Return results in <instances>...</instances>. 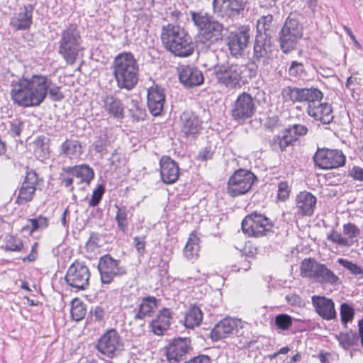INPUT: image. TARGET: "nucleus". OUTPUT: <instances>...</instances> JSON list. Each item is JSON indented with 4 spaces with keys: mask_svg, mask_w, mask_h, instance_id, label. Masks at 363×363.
<instances>
[{
    "mask_svg": "<svg viewBox=\"0 0 363 363\" xmlns=\"http://www.w3.org/2000/svg\"><path fill=\"white\" fill-rule=\"evenodd\" d=\"M49 94L52 101H60L64 95L60 86L41 74L22 77L11 83L10 95L13 104L23 108L39 106Z\"/></svg>",
    "mask_w": 363,
    "mask_h": 363,
    "instance_id": "f257e3e1",
    "label": "nucleus"
},
{
    "mask_svg": "<svg viewBox=\"0 0 363 363\" xmlns=\"http://www.w3.org/2000/svg\"><path fill=\"white\" fill-rule=\"evenodd\" d=\"M113 69L118 88L130 91L137 85L139 80V65L132 53L118 54L114 59Z\"/></svg>",
    "mask_w": 363,
    "mask_h": 363,
    "instance_id": "f03ea898",
    "label": "nucleus"
},
{
    "mask_svg": "<svg viewBox=\"0 0 363 363\" xmlns=\"http://www.w3.org/2000/svg\"><path fill=\"white\" fill-rule=\"evenodd\" d=\"M161 40L164 48L178 57H188L194 52L191 38L178 25L169 23L162 29Z\"/></svg>",
    "mask_w": 363,
    "mask_h": 363,
    "instance_id": "7ed1b4c3",
    "label": "nucleus"
},
{
    "mask_svg": "<svg viewBox=\"0 0 363 363\" xmlns=\"http://www.w3.org/2000/svg\"><path fill=\"white\" fill-rule=\"evenodd\" d=\"M58 44V53L67 64L73 65L83 50L82 38L76 24H69L62 31Z\"/></svg>",
    "mask_w": 363,
    "mask_h": 363,
    "instance_id": "20e7f679",
    "label": "nucleus"
},
{
    "mask_svg": "<svg viewBox=\"0 0 363 363\" xmlns=\"http://www.w3.org/2000/svg\"><path fill=\"white\" fill-rule=\"evenodd\" d=\"M303 35V27L300 15L290 13L279 33V43L282 52L289 53L295 50Z\"/></svg>",
    "mask_w": 363,
    "mask_h": 363,
    "instance_id": "39448f33",
    "label": "nucleus"
},
{
    "mask_svg": "<svg viewBox=\"0 0 363 363\" xmlns=\"http://www.w3.org/2000/svg\"><path fill=\"white\" fill-rule=\"evenodd\" d=\"M245 68V66L236 63L218 64L213 67V74L218 84L229 89H238L241 87Z\"/></svg>",
    "mask_w": 363,
    "mask_h": 363,
    "instance_id": "423d86ee",
    "label": "nucleus"
},
{
    "mask_svg": "<svg viewBox=\"0 0 363 363\" xmlns=\"http://www.w3.org/2000/svg\"><path fill=\"white\" fill-rule=\"evenodd\" d=\"M308 128L302 124H293L282 129L278 135L269 140V144L274 151L284 152L288 147L293 146L300 137L306 135Z\"/></svg>",
    "mask_w": 363,
    "mask_h": 363,
    "instance_id": "0eeeda50",
    "label": "nucleus"
},
{
    "mask_svg": "<svg viewBox=\"0 0 363 363\" xmlns=\"http://www.w3.org/2000/svg\"><path fill=\"white\" fill-rule=\"evenodd\" d=\"M281 96L284 101L295 103L307 102L308 106L318 104L323 99V94L318 88H298L285 86L281 89Z\"/></svg>",
    "mask_w": 363,
    "mask_h": 363,
    "instance_id": "6e6552de",
    "label": "nucleus"
},
{
    "mask_svg": "<svg viewBox=\"0 0 363 363\" xmlns=\"http://www.w3.org/2000/svg\"><path fill=\"white\" fill-rule=\"evenodd\" d=\"M256 111L255 99L247 92L238 95L230 110L232 118L240 124L250 121Z\"/></svg>",
    "mask_w": 363,
    "mask_h": 363,
    "instance_id": "1a4fd4ad",
    "label": "nucleus"
},
{
    "mask_svg": "<svg viewBox=\"0 0 363 363\" xmlns=\"http://www.w3.org/2000/svg\"><path fill=\"white\" fill-rule=\"evenodd\" d=\"M272 227L273 224L269 218L257 212L248 214L242 222V232L250 237L265 236L272 230Z\"/></svg>",
    "mask_w": 363,
    "mask_h": 363,
    "instance_id": "9d476101",
    "label": "nucleus"
},
{
    "mask_svg": "<svg viewBox=\"0 0 363 363\" xmlns=\"http://www.w3.org/2000/svg\"><path fill=\"white\" fill-rule=\"evenodd\" d=\"M123 338L115 329L107 330L97 340L96 348L108 358L118 357L123 350Z\"/></svg>",
    "mask_w": 363,
    "mask_h": 363,
    "instance_id": "9b49d317",
    "label": "nucleus"
},
{
    "mask_svg": "<svg viewBox=\"0 0 363 363\" xmlns=\"http://www.w3.org/2000/svg\"><path fill=\"white\" fill-rule=\"evenodd\" d=\"M97 267L103 284H109L116 277H123L127 273L126 268L121 264V261L109 254L99 258Z\"/></svg>",
    "mask_w": 363,
    "mask_h": 363,
    "instance_id": "f8f14e48",
    "label": "nucleus"
},
{
    "mask_svg": "<svg viewBox=\"0 0 363 363\" xmlns=\"http://www.w3.org/2000/svg\"><path fill=\"white\" fill-rule=\"evenodd\" d=\"M247 0H213V13L218 18L235 20L245 11Z\"/></svg>",
    "mask_w": 363,
    "mask_h": 363,
    "instance_id": "ddd939ff",
    "label": "nucleus"
},
{
    "mask_svg": "<svg viewBox=\"0 0 363 363\" xmlns=\"http://www.w3.org/2000/svg\"><path fill=\"white\" fill-rule=\"evenodd\" d=\"M90 276L88 266L84 262L75 260L69 267L65 279L67 285L76 291H83L89 285Z\"/></svg>",
    "mask_w": 363,
    "mask_h": 363,
    "instance_id": "4468645a",
    "label": "nucleus"
},
{
    "mask_svg": "<svg viewBox=\"0 0 363 363\" xmlns=\"http://www.w3.org/2000/svg\"><path fill=\"white\" fill-rule=\"evenodd\" d=\"M315 165L322 169H331L344 166L346 157L337 149L318 148L313 155Z\"/></svg>",
    "mask_w": 363,
    "mask_h": 363,
    "instance_id": "2eb2a0df",
    "label": "nucleus"
},
{
    "mask_svg": "<svg viewBox=\"0 0 363 363\" xmlns=\"http://www.w3.org/2000/svg\"><path fill=\"white\" fill-rule=\"evenodd\" d=\"M256 179L255 175L250 171L239 169L229 179L228 182V193L231 196H237L247 193Z\"/></svg>",
    "mask_w": 363,
    "mask_h": 363,
    "instance_id": "dca6fc26",
    "label": "nucleus"
},
{
    "mask_svg": "<svg viewBox=\"0 0 363 363\" xmlns=\"http://www.w3.org/2000/svg\"><path fill=\"white\" fill-rule=\"evenodd\" d=\"M164 349L169 363H181L192 350L191 341L189 337L174 338Z\"/></svg>",
    "mask_w": 363,
    "mask_h": 363,
    "instance_id": "f3484780",
    "label": "nucleus"
},
{
    "mask_svg": "<svg viewBox=\"0 0 363 363\" xmlns=\"http://www.w3.org/2000/svg\"><path fill=\"white\" fill-rule=\"evenodd\" d=\"M250 31L249 26L245 25L230 33L227 38V45L233 56L238 57L244 54L250 43Z\"/></svg>",
    "mask_w": 363,
    "mask_h": 363,
    "instance_id": "a211bd4d",
    "label": "nucleus"
},
{
    "mask_svg": "<svg viewBox=\"0 0 363 363\" xmlns=\"http://www.w3.org/2000/svg\"><path fill=\"white\" fill-rule=\"evenodd\" d=\"M243 328V323L240 319L225 318L219 321L211 330L210 337L212 340L228 337L231 335H238L240 330Z\"/></svg>",
    "mask_w": 363,
    "mask_h": 363,
    "instance_id": "6ab92c4d",
    "label": "nucleus"
},
{
    "mask_svg": "<svg viewBox=\"0 0 363 363\" xmlns=\"http://www.w3.org/2000/svg\"><path fill=\"white\" fill-rule=\"evenodd\" d=\"M181 131L187 138L195 139L203 129V121L194 112L186 111L180 116Z\"/></svg>",
    "mask_w": 363,
    "mask_h": 363,
    "instance_id": "aec40b11",
    "label": "nucleus"
},
{
    "mask_svg": "<svg viewBox=\"0 0 363 363\" xmlns=\"http://www.w3.org/2000/svg\"><path fill=\"white\" fill-rule=\"evenodd\" d=\"M164 89L154 84L147 90V105L150 113L154 116L161 115L165 103Z\"/></svg>",
    "mask_w": 363,
    "mask_h": 363,
    "instance_id": "412c9836",
    "label": "nucleus"
},
{
    "mask_svg": "<svg viewBox=\"0 0 363 363\" xmlns=\"http://www.w3.org/2000/svg\"><path fill=\"white\" fill-rule=\"evenodd\" d=\"M172 319L173 312L172 309L165 307L162 308L150 321V327L151 331L157 336L164 335L169 330Z\"/></svg>",
    "mask_w": 363,
    "mask_h": 363,
    "instance_id": "4be33fe9",
    "label": "nucleus"
},
{
    "mask_svg": "<svg viewBox=\"0 0 363 363\" xmlns=\"http://www.w3.org/2000/svg\"><path fill=\"white\" fill-rule=\"evenodd\" d=\"M160 303L161 300L153 296L140 298L137 307L133 310L134 319L135 320H143L147 317L152 316Z\"/></svg>",
    "mask_w": 363,
    "mask_h": 363,
    "instance_id": "5701e85b",
    "label": "nucleus"
},
{
    "mask_svg": "<svg viewBox=\"0 0 363 363\" xmlns=\"http://www.w3.org/2000/svg\"><path fill=\"white\" fill-rule=\"evenodd\" d=\"M34 6L32 4L24 5L14 13L11 18L10 25L15 30H25L30 28L33 23Z\"/></svg>",
    "mask_w": 363,
    "mask_h": 363,
    "instance_id": "b1692460",
    "label": "nucleus"
},
{
    "mask_svg": "<svg viewBox=\"0 0 363 363\" xmlns=\"http://www.w3.org/2000/svg\"><path fill=\"white\" fill-rule=\"evenodd\" d=\"M312 304L315 312L323 320H332L337 318L334 301L325 296H313Z\"/></svg>",
    "mask_w": 363,
    "mask_h": 363,
    "instance_id": "393cba45",
    "label": "nucleus"
},
{
    "mask_svg": "<svg viewBox=\"0 0 363 363\" xmlns=\"http://www.w3.org/2000/svg\"><path fill=\"white\" fill-rule=\"evenodd\" d=\"M38 182V178L35 172L30 171L27 172L16 199L18 204H24L33 199Z\"/></svg>",
    "mask_w": 363,
    "mask_h": 363,
    "instance_id": "a878e982",
    "label": "nucleus"
},
{
    "mask_svg": "<svg viewBox=\"0 0 363 363\" xmlns=\"http://www.w3.org/2000/svg\"><path fill=\"white\" fill-rule=\"evenodd\" d=\"M179 78L181 83L188 88L201 85L204 79L203 73L200 69L189 65L181 67L179 72Z\"/></svg>",
    "mask_w": 363,
    "mask_h": 363,
    "instance_id": "bb28decb",
    "label": "nucleus"
},
{
    "mask_svg": "<svg viewBox=\"0 0 363 363\" xmlns=\"http://www.w3.org/2000/svg\"><path fill=\"white\" fill-rule=\"evenodd\" d=\"M160 175L165 184H174L179 178V167L178 164L169 157L163 156L160 160Z\"/></svg>",
    "mask_w": 363,
    "mask_h": 363,
    "instance_id": "cd10ccee",
    "label": "nucleus"
},
{
    "mask_svg": "<svg viewBox=\"0 0 363 363\" xmlns=\"http://www.w3.org/2000/svg\"><path fill=\"white\" fill-rule=\"evenodd\" d=\"M316 197L311 192L301 191L296 198L297 214L301 216H311L313 214L316 206Z\"/></svg>",
    "mask_w": 363,
    "mask_h": 363,
    "instance_id": "c85d7f7f",
    "label": "nucleus"
},
{
    "mask_svg": "<svg viewBox=\"0 0 363 363\" xmlns=\"http://www.w3.org/2000/svg\"><path fill=\"white\" fill-rule=\"evenodd\" d=\"M308 114L316 121H320L323 124H330L333 118L332 106L328 103L311 104L307 108Z\"/></svg>",
    "mask_w": 363,
    "mask_h": 363,
    "instance_id": "c756f323",
    "label": "nucleus"
},
{
    "mask_svg": "<svg viewBox=\"0 0 363 363\" xmlns=\"http://www.w3.org/2000/svg\"><path fill=\"white\" fill-rule=\"evenodd\" d=\"M223 25L217 22L213 26H209L201 33H198L196 42L206 47H210L211 45L222 39Z\"/></svg>",
    "mask_w": 363,
    "mask_h": 363,
    "instance_id": "7c9ffc66",
    "label": "nucleus"
},
{
    "mask_svg": "<svg viewBox=\"0 0 363 363\" xmlns=\"http://www.w3.org/2000/svg\"><path fill=\"white\" fill-rule=\"evenodd\" d=\"M272 36L264 34H257L253 48V59L259 61L267 57L271 48Z\"/></svg>",
    "mask_w": 363,
    "mask_h": 363,
    "instance_id": "2f4dec72",
    "label": "nucleus"
},
{
    "mask_svg": "<svg viewBox=\"0 0 363 363\" xmlns=\"http://www.w3.org/2000/svg\"><path fill=\"white\" fill-rule=\"evenodd\" d=\"M62 170L65 173L71 174L72 176L80 179L78 184L85 183L89 185L94 177L93 169L86 164L65 167Z\"/></svg>",
    "mask_w": 363,
    "mask_h": 363,
    "instance_id": "473e14b6",
    "label": "nucleus"
},
{
    "mask_svg": "<svg viewBox=\"0 0 363 363\" xmlns=\"http://www.w3.org/2000/svg\"><path fill=\"white\" fill-rule=\"evenodd\" d=\"M104 108L108 114L114 118H123L124 106L121 100L112 95L106 96L104 99Z\"/></svg>",
    "mask_w": 363,
    "mask_h": 363,
    "instance_id": "72a5a7b5",
    "label": "nucleus"
},
{
    "mask_svg": "<svg viewBox=\"0 0 363 363\" xmlns=\"http://www.w3.org/2000/svg\"><path fill=\"white\" fill-rule=\"evenodd\" d=\"M191 21L198 30V33H201L209 26L218 22L213 16L204 11H189Z\"/></svg>",
    "mask_w": 363,
    "mask_h": 363,
    "instance_id": "f704fd0d",
    "label": "nucleus"
},
{
    "mask_svg": "<svg viewBox=\"0 0 363 363\" xmlns=\"http://www.w3.org/2000/svg\"><path fill=\"white\" fill-rule=\"evenodd\" d=\"M60 155L69 159L79 157L82 153L80 141L75 139H66L59 147Z\"/></svg>",
    "mask_w": 363,
    "mask_h": 363,
    "instance_id": "c9c22d12",
    "label": "nucleus"
},
{
    "mask_svg": "<svg viewBox=\"0 0 363 363\" xmlns=\"http://www.w3.org/2000/svg\"><path fill=\"white\" fill-rule=\"evenodd\" d=\"M321 263L314 258H306L302 260L300 267L301 276L315 281Z\"/></svg>",
    "mask_w": 363,
    "mask_h": 363,
    "instance_id": "e433bc0d",
    "label": "nucleus"
},
{
    "mask_svg": "<svg viewBox=\"0 0 363 363\" xmlns=\"http://www.w3.org/2000/svg\"><path fill=\"white\" fill-rule=\"evenodd\" d=\"M203 320V313L199 307L191 306L186 312L184 325L186 328H194L199 326Z\"/></svg>",
    "mask_w": 363,
    "mask_h": 363,
    "instance_id": "4c0bfd02",
    "label": "nucleus"
},
{
    "mask_svg": "<svg viewBox=\"0 0 363 363\" xmlns=\"http://www.w3.org/2000/svg\"><path fill=\"white\" fill-rule=\"evenodd\" d=\"M315 281L330 285H337L340 283V278L323 264L320 265Z\"/></svg>",
    "mask_w": 363,
    "mask_h": 363,
    "instance_id": "58836bf2",
    "label": "nucleus"
},
{
    "mask_svg": "<svg viewBox=\"0 0 363 363\" xmlns=\"http://www.w3.org/2000/svg\"><path fill=\"white\" fill-rule=\"evenodd\" d=\"M199 238L193 232L190 234L189 240L184 248V255L188 259H196L199 255Z\"/></svg>",
    "mask_w": 363,
    "mask_h": 363,
    "instance_id": "ea45409f",
    "label": "nucleus"
},
{
    "mask_svg": "<svg viewBox=\"0 0 363 363\" xmlns=\"http://www.w3.org/2000/svg\"><path fill=\"white\" fill-rule=\"evenodd\" d=\"M274 30V17L272 14L261 16L257 22V34H267L272 36Z\"/></svg>",
    "mask_w": 363,
    "mask_h": 363,
    "instance_id": "a19ab883",
    "label": "nucleus"
},
{
    "mask_svg": "<svg viewBox=\"0 0 363 363\" xmlns=\"http://www.w3.org/2000/svg\"><path fill=\"white\" fill-rule=\"evenodd\" d=\"M117 209L115 220L119 231L125 233L128 228V211L125 206L115 204Z\"/></svg>",
    "mask_w": 363,
    "mask_h": 363,
    "instance_id": "79ce46f5",
    "label": "nucleus"
},
{
    "mask_svg": "<svg viewBox=\"0 0 363 363\" xmlns=\"http://www.w3.org/2000/svg\"><path fill=\"white\" fill-rule=\"evenodd\" d=\"M336 339L344 350L350 349L359 342L358 335L353 332L340 333L336 335Z\"/></svg>",
    "mask_w": 363,
    "mask_h": 363,
    "instance_id": "37998d69",
    "label": "nucleus"
},
{
    "mask_svg": "<svg viewBox=\"0 0 363 363\" xmlns=\"http://www.w3.org/2000/svg\"><path fill=\"white\" fill-rule=\"evenodd\" d=\"M86 314V305L79 298H76L71 302V316L76 321L82 320Z\"/></svg>",
    "mask_w": 363,
    "mask_h": 363,
    "instance_id": "c03bdc74",
    "label": "nucleus"
},
{
    "mask_svg": "<svg viewBox=\"0 0 363 363\" xmlns=\"http://www.w3.org/2000/svg\"><path fill=\"white\" fill-rule=\"evenodd\" d=\"M342 232L345 235V238L349 241V247L357 242L358 237L361 233L360 230L357 227V225L352 223L344 224L342 227Z\"/></svg>",
    "mask_w": 363,
    "mask_h": 363,
    "instance_id": "a18cd8bd",
    "label": "nucleus"
},
{
    "mask_svg": "<svg viewBox=\"0 0 363 363\" xmlns=\"http://www.w3.org/2000/svg\"><path fill=\"white\" fill-rule=\"evenodd\" d=\"M274 324L277 329L281 330H287L291 327L293 324V319L288 314H278L274 318Z\"/></svg>",
    "mask_w": 363,
    "mask_h": 363,
    "instance_id": "49530a36",
    "label": "nucleus"
},
{
    "mask_svg": "<svg viewBox=\"0 0 363 363\" xmlns=\"http://www.w3.org/2000/svg\"><path fill=\"white\" fill-rule=\"evenodd\" d=\"M131 104L132 107L130 108V113L133 121H140L145 120L146 116L145 108L139 104L137 100H132Z\"/></svg>",
    "mask_w": 363,
    "mask_h": 363,
    "instance_id": "de8ad7c7",
    "label": "nucleus"
},
{
    "mask_svg": "<svg viewBox=\"0 0 363 363\" xmlns=\"http://www.w3.org/2000/svg\"><path fill=\"white\" fill-rule=\"evenodd\" d=\"M354 315V310L347 303H343L340 306V317L342 324L345 326L348 322L352 320Z\"/></svg>",
    "mask_w": 363,
    "mask_h": 363,
    "instance_id": "09e8293b",
    "label": "nucleus"
},
{
    "mask_svg": "<svg viewBox=\"0 0 363 363\" xmlns=\"http://www.w3.org/2000/svg\"><path fill=\"white\" fill-rule=\"evenodd\" d=\"M338 263L350 271L352 274L356 276H360V277L363 278V269L360 266L342 258L338 259Z\"/></svg>",
    "mask_w": 363,
    "mask_h": 363,
    "instance_id": "8fccbe9b",
    "label": "nucleus"
},
{
    "mask_svg": "<svg viewBox=\"0 0 363 363\" xmlns=\"http://www.w3.org/2000/svg\"><path fill=\"white\" fill-rule=\"evenodd\" d=\"M288 72L291 77L295 78H301L306 74L303 64L297 61L291 62Z\"/></svg>",
    "mask_w": 363,
    "mask_h": 363,
    "instance_id": "3c124183",
    "label": "nucleus"
},
{
    "mask_svg": "<svg viewBox=\"0 0 363 363\" xmlns=\"http://www.w3.org/2000/svg\"><path fill=\"white\" fill-rule=\"evenodd\" d=\"M291 192V186L288 182L281 181L278 184L277 199L285 201L289 197Z\"/></svg>",
    "mask_w": 363,
    "mask_h": 363,
    "instance_id": "603ef678",
    "label": "nucleus"
},
{
    "mask_svg": "<svg viewBox=\"0 0 363 363\" xmlns=\"http://www.w3.org/2000/svg\"><path fill=\"white\" fill-rule=\"evenodd\" d=\"M130 333L135 337H140L145 334V320H135L134 318L130 323Z\"/></svg>",
    "mask_w": 363,
    "mask_h": 363,
    "instance_id": "864d4df0",
    "label": "nucleus"
},
{
    "mask_svg": "<svg viewBox=\"0 0 363 363\" xmlns=\"http://www.w3.org/2000/svg\"><path fill=\"white\" fill-rule=\"evenodd\" d=\"M327 239L340 246L349 247V241L347 240L340 233L335 231V230H332L331 233L328 235Z\"/></svg>",
    "mask_w": 363,
    "mask_h": 363,
    "instance_id": "5fc2aeb1",
    "label": "nucleus"
},
{
    "mask_svg": "<svg viewBox=\"0 0 363 363\" xmlns=\"http://www.w3.org/2000/svg\"><path fill=\"white\" fill-rule=\"evenodd\" d=\"M23 246V242L18 238L12 235L7 238L6 242V249L7 250L20 252Z\"/></svg>",
    "mask_w": 363,
    "mask_h": 363,
    "instance_id": "6e6d98bb",
    "label": "nucleus"
},
{
    "mask_svg": "<svg viewBox=\"0 0 363 363\" xmlns=\"http://www.w3.org/2000/svg\"><path fill=\"white\" fill-rule=\"evenodd\" d=\"M29 222L31 225V232L38 230H43L46 228L48 225V220L47 218L44 216H38L36 218L30 219Z\"/></svg>",
    "mask_w": 363,
    "mask_h": 363,
    "instance_id": "4d7b16f0",
    "label": "nucleus"
},
{
    "mask_svg": "<svg viewBox=\"0 0 363 363\" xmlns=\"http://www.w3.org/2000/svg\"><path fill=\"white\" fill-rule=\"evenodd\" d=\"M23 123L18 118L9 122V133L13 137H19L23 129Z\"/></svg>",
    "mask_w": 363,
    "mask_h": 363,
    "instance_id": "13d9d810",
    "label": "nucleus"
},
{
    "mask_svg": "<svg viewBox=\"0 0 363 363\" xmlns=\"http://www.w3.org/2000/svg\"><path fill=\"white\" fill-rule=\"evenodd\" d=\"M105 189L102 185H99L94 191L91 195V198L89 201V206L90 207L96 206L101 201L103 195L104 194Z\"/></svg>",
    "mask_w": 363,
    "mask_h": 363,
    "instance_id": "bf43d9fd",
    "label": "nucleus"
},
{
    "mask_svg": "<svg viewBox=\"0 0 363 363\" xmlns=\"http://www.w3.org/2000/svg\"><path fill=\"white\" fill-rule=\"evenodd\" d=\"M108 140L106 135L104 133H101L98 137V139L94 142V150L96 152L103 155L106 150Z\"/></svg>",
    "mask_w": 363,
    "mask_h": 363,
    "instance_id": "052dcab7",
    "label": "nucleus"
},
{
    "mask_svg": "<svg viewBox=\"0 0 363 363\" xmlns=\"http://www.w3.org/2000/svg\"><path fill=\"white\" fill-rule=\"evenodd\" d=\"M100 238L98 234L91 233L88 241L86 243V248L88 251L94 252L99 246Z\"/></svg>",
    "mask_w": 363,
    "mask_h": 363,
    "instance_id": "680f3d73",
    "label": "nucleus"
},
{
    "mask_svg": "<svg viewBox=\"0 0 363 363\" xmlns=\"http://www.w3.org/2000/svg\"><path fill=\"white\" fill-rule=\"evenodd\" d=\"M74 176H72L71 174L65 173L63 170L60 174V180L61 184L66 188H70V191H72L74 187L72 186L73 184V178Z\"/></svg>",
    "mask_w": 363,
    "mask_h": 363,
    "instance_id": "e2e57ef3",
    "label": "nucleus"
},
{
    "mask_svg": "<svg viewBox=\"0 0 363 363\" xmlns=\"http://www.w3.org/2000/svg\"><path fill=\"white\" fill-rule=\"evenodd\" d=\"M285 298L287 303L291 306H301L303 303L301 297L296 294H289Z\"/></svg>",
    "mask_w": 363,
    "mask_h": 363,
    "instance_id": "0e129e2a",
    "label": "nucleus"
},
{
    "mask_svg": "<svg viewBox=\"0 0 363 363\" xmlns=\"http://www.w3.org/2000/svg\"><path fill=\"white\" fill-rule=\"evenodd\" d=\"M134 246L140 255H143L145 249V241L143 237H135L133 238Z\"/></svg>",
    "mask_w": 363,
    "mask_h": 363,
    "instance_id": "69168bd1",
    "label": "nucleus"
},
{
    "mask_svg": "<svg viewBox=\"0 0 363 363\" xmlns=\"http://www.w3.org/2000/svg\"><path fill=\"white\" fill-rule=\"evenodd\" d=\"M349 176L352 177L354 180L363 182V169L358 166H354L349 171Z\"/></svg>",
    "mask_w": 363,
    "mask_h": 363,
    "instance_id": "338daca9",
    "label": "nucleus"
},
{
    "mask_svg": "<svg viewBox=\"0 0 363 363\" xmlns=\"http://www.w3.org/2000/svg\"><path fill=\"white\" fill-rule=\"evenodd\" d=\"M211 360L209 356L206 354H200L194 357H191L189 360L184 362V363H211Z\"/></svg>",
    "mask_w": 363,
    "mask_h": 363,
    "instance_id": "774afa93",
    "label": "nucleus"
}]
</instances>
